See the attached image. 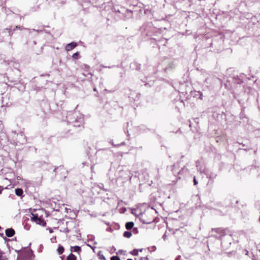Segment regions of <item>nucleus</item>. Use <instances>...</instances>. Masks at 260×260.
I'll list each match as a JSON object with an SVG mask.
<instances>
[{"label": "nucleus", "mask_w": 260, "mask_h": 260, "mask_svg": "<svg viewBox=\"0 0 260 260\" xmlns=\"http://www.w3.org/2000/svg\"><path fill=\"white\" fill-rule=\"evenodd\" d=\"M77 46V43L75 42H72V43L70 44H68L66 46V50L67 51H71L73 50L74 48H75Z\"/></svg>", "instance_id": "nucleus-3"}, {"label": "nucleus", "mask_w": 260, "mask_h": 260, "mask_svg": "<svg viewBox=\"0 0 260 260\" xmlns=\"http://www.w3.org/2000/svg\"><path fill=\"white\" fill-rule=\"evenodd\" d=\"M66 260H77V257L73 254L72 253H71L66 258Z\"/></svg>", "instance_id": "nucleus-7"}, {"label": "nucleus", "mask_w": 260, "mask_h": 260, "mask_svg": "<svg viewBox=\"0 0 260 260\" xmlns=\"http://www.w3.org/2000/svg\"><path fill=\"white\" fill-rule=\"evenodd\" d=\"M83 75H84L85 76H87V75H86V74H84V73H83Z\"/></svg>", "instance_id": "nucleus-21"}, {"label": "nucleus", "mask_w": 260, "mask_h": 260, "mask_svg": "<svg viewBox=\"0 0 260 260\" xmlns=\"http://www.w3.org/2000/svg\"><path fill=\"white\" fill-rule=\"evenodd\" d=\"M123 236L126 238H130L132 236V233L130 232L125 231L123 234Z\"/></svg>", "instance_id": "nucleus-10"}, {"label": "nucleus", "mask_w": 260, "mask_h": 260, "mask_svg": "<svg viewBox=\"0 0 260 260\" xmlns=\"http://www.w3.org/2000/svg\"><path fill=\"white\" fill-rule=\"evenodd\" d=\"M193 182H194V185H197L198 184V181H197L195 177H194V179H193Z\"/></svg>", "instance_id": "nucleus-15"}, {"label": "nucleus", "mask_w": 260, "mask_h": 260, "mask_svg": "<svg viewBox=\"0 0 260 260\" xmlns=\"http://www.w3.org/2000/svg\"><path fill=\"white\" fill-rule=\"evenodd\" d=\"M134 225V223L132 221L128 222L125 224V228L127 230L131 229Z\"/></svg>", "instance_id": "nucleus-8"}, {"label": "nucleus", "mask_w": 260, "mask_h": 260, "mask_svg": "<svg viewBox=\"0 0 260 260\" xmlns=\"http://www.w3.org/2000/svg\"><path fill=\"white\" fill-rule=\"evenodd\" d=\"M142 249H134L131 252V254L134 255H136L138 254L139 251H142Z\"/></svg>", "instance_id": "nucleus-11"}, {"label": "nucleus", "mask_w": 260, "mask_h": 260, "mask_svg": "<svg viewBox=\"0 0 260 260\" xmlns=\"http://www.w3.org/2000/svg\"><path fill=\"white\" fill-rule=\"evenodd\" d=\"M79 53L78 52H77L74 53L72 55L73 58L75 59H77L79 58Z\"/></svg>", "instance_id": "nucleus-13"}, {"label": "nucleus", "mask_w": 260, "mask_h": 260, "mask_svg": "<svg viewBox=\"0 0 260 260\" xmlns=\"http://www.w3.org/2000/svg\"><path fill=\"white\" fill-rule=\"evenodd\" d=\"M110 259H111V260H114V256H111Z\"/></svg>", "instance_id": "nucleus-19"}, {"label": "nucleus", "mask_w": 260, "mask_h": 260, "mask_svg": "<svg viewBox=\"0 0 260 260\" xmlns=\"http://www.w3.org/2000/svg\"><path fill=\"white\" fill-rule=\"evenodd\" d=\"M181 257L180 255H178L177 256V257L175 258V260H181Z\"/></svg>", "instance_id": "nucleus-16"}, {"label": "nucleus", "mask_w": 260, "mask_h": 260, "mask_svg": "<svg viewBox=\"0 0 260 260\" xmlns=\"http://www.w3.org/2000/svg\"><path fill=\"white\" fill-rule=\"evenodd\" d=\"M15 28H18V29H20V26H18V25H17V26H15Z\"/></svg>", "instance_id": "nucleus-18"}, {"label": "nucleus", "mask_w": 260, "mask_h": 260, "mask_svg": "<svg viewBox=\"0 0 260 260\" xmlns=\"http://www.w3.org/2000/svg\"><path fill=\"white\" fill-rule=\"evenodd\" d=\"M5 233L7 237H11L14 235L15 232L13 229L11 228L6 230Z\"/></svg>", "instance_id": "nucleus-4"}, {"label": "nucleus", "mask_w": 260, "mask_h": 260, "mask_svg": "<svg viewBox=\"0 0 260 260\" xmlns=\"http://www.w3.org/2000/svg\"><path fill=\"white\" fill-rule=\"evenodd\" d=\"M54 171L56 173V175H60L61 177L62 176H61V174H63V175H62V177H65L64 175H65L66 170L63 167H56V168L54 169Z\"/></svg>", "instance_id": "nucleus-2"}, {"label": "nucleus", "mask_w": 260, "mask_h": 260, "mask_svg": "<svg viewBox=\"0 0 260 260\" xmlns=\"http://www.w3.org/2000/svg\"><path fill=\"white\" fill-rule=\"evenodd\" d=\"M81 251V248L79 246H75L71 247L72 252H77L79 253Z\"/></svg>", "instance_id": "nucleus-5"}, {"label": "nucleus", "mask_w": 260, "mask_h": 260, "mask_svg": "<svg viewBox=\"0 0 260 260\" xmlns=\"http://www.w3.org/2000/svg\"><path fill=\"white\" fill-rule=\"evenodd\" d=\"M7 30H8L9 36H12L13 35V31H14L15 30V28H14L13 29L9 28H6Z\"/></svg>", "instance_id": "nucleus-12"}, {"label": "nucleus", "mask_w": 260, "mask_h": 260, "mask_svg": "<svg viewBox=\"0 0 260 260\" xmlns=\"http://www.w3.org/2000/svg\"><path fill=\"white\" fill-rule=\"evenodd\" d=\"M144 222H145V223H150V222H145V221H144Z\"/></svg>", "instance_id": "nucleus-20"}, {"label": "nucleus", "mask_w": 260, "mask_h": 260, "mask_svg": "<svg viewBox=\"0 0 260 260\" xmlns=\"http://www.w3.org/2000/svg\"><path fill=\"white\" fill-rule=\"evenodd\" d=\"M31 219L32 221L43 226H46V221L44 220L42 216L39 215L38 213H31Z\"/></svg>", "instance_id": "nucleus-1"}, {"label": "nucleus", "mask_w": 260, "mask_h": 260, "mask_svg": "<svg viewBox=\"0 0 260 260\" xmlns=\"http://www.w3.org/2000/svg\"><path fill=\"white\" fill-rule=\"evenodd\" d=\"M115 260H120V259L119 257L115 256Z\"/></svg>", "instance_id": "nucleus-17"}, {"label": "nucleus", "mask_w": 260, "mask_h": 260, "mask_svg": "<svg viewBox=\"0 0 260 260\" xmlns=\"http://www.w3.org/2000/svg\"><path fill=\"white\" fill-rule=\"evenodd\" d=\"M0 260H8V259L4 255L2 252H0Z\"/></svg>", "instance_id": "nucleus-14"}, {"label": "nucleus", "mask_w": 260, "mask_h": 260, "mask_svg": "<svg viewBox=\"0 0 260 260\" xmlns=\"http://www.w3.org/2000/svg\"><path fill=\"white\" fill-rule=\"evenodd\" d=\"M64 249L61 245H59L57 249V252L59 254H61L64 252Z\"/></svg>", "instance_id": "nucleus-9"}, {"label": "nucleus", "mask_w": 260, "mask_h": 260, "mask_svg": "<svg viewBox=\"0 0 260 260\" xmlns=\"http://www.w3.org/2000/svg\"><path fill=\"white\" fill-rule=\"evenodd\" d=\"M23 192V190L21 188H18L15 189V193L17 196L19 197L22 196Z\"/></svg>", "instance_id": "nucleus-6"}, {"label": "nucleus", "mask_w": 260, "mask_h": 260, "mask_svg": "<svg viewBox=\"0 0 260 260\" xmlns=\"http://www.w3.org/2000/svg\"><path fill=\"white\" fill-rule=\"evenodd\" d=\"M93 90H94V91H96V88H94L93 89Z\"/></svg>", "instance_id": "nucleus-22"}]
</instances>
